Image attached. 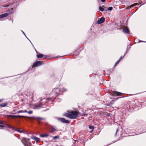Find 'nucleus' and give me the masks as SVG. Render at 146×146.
Masks as SVG:
<instances>
[{"mask_svg":"<svg viewBox=\"0 0 146 146\" xmlns=\"http://www.w3.org/2000/svg\"><path fill=\"white\" fill-rule=\"evenodd\" d=\"M48 101L53 102L54 100L51 98H48L47 99H42L40 100V102L36 104L35 105V107L37 109L39 108H42L44 105L48 102Z\"/></svg>","mask_w":146,"mask_h":146,"instance_id":"f257e3e1","label":"nucleus"},{"mask_svg":"<svg viewBox=\"0 0 146 146\" xmlns=\"http://www.w3.org/2000/svg\"><path fill=\"white\" fill-rule=\"evenodd\" d=\"M64 90H62L59 88H56L53 89L52 91V94H54V96L52 98L54 100L55 99L56 97L59 95L61 94L63 92L66 91V90L63 89Z\"/></svg>","mask_w":146,"mask_h":146,"instance_id":"f03ea898","label":"nucleus"},{"mask_svg":"<svg viewBox=\"0 0 146 146\" xmlns=\"http://www.w3.org/2000/svg\"><path fill=\"white\" fill-rule=\"evenodd\" d=\"M78 113L77 111H72L71 113H67L65 114V115L71 119H76L77 117Z\"/></svg>","mask_w":146,"mask_h":146,"instance_id":"7ed1b4c3","label":"nucleus"},{"mask_svg":"<svg viewBox=\"0 0 146 146\" xmlns=\"http://www.w3.org/2000/svg\"><path fill=\"white\" fill-rule=\"evenodd\" d=\"M9 117H12V118H20L21 117H24L25 118H27V119H31L33 118V117H29L26 116H21V115H9Z\"/></svg>","mask_w":146,"mask_h":146,"instance_id":"20e7f679","label":"nucleus"},{"mask_svg":"<svg viewBox=\"0 0 146 146\" xmlns=\"http://www.w3.org/2000/svg\"><path fill=\"white\" fill-rule=\"evenodd\" d=\"M29 139H27V138L23 137L22 138L21 140V142L24 145H25L26 144H27L29 142Z\"/></svg>","mask_w":146,"mask_h":146,"instance_id":"39448f33","label":"nucleus"},{"mask_svg":"<svg viewBox=\"0 0 146 146\" xmlns=\"http://www.w3.org/2000/svg\"><path fill=\"white\" fill-rule=\"evenodd\" d=\"M105 21V19L104 17H101L100 19L97 21L98 24H101L104 23Z\"/></svg>","mask_w":146,"mask_h":146,"instance_id":"423d86ee","label":"nucleus"},{"mask_svg":"<svg viewBox=\"0 0 146 146\" xmlns=\"http://www.w3.org/2000/svg\"><path fill=\"white\" fill-rule=\"evenodd\" d=\"M121 94V93L115 91H113L111 93L112 95L114 96H120Z\"/></svg>","mask_w":146,"mask_h":146,"instance_id":"0eeeda50","label":"nucleus"},{"mask_svg":"<svg viewBox=\"0 0 146 146\" xmlns=\"http://www.w3.org/2000/svg\"><path fill=\"white\" fill-rule=\"evenodd\" d=\"M59 120H60L61 122L63 123H69V122L68 120H66L64 118H59L58 119Z\"/></svg>","mask_w":146,"mask_h":146,"instance_id":"6e6552de","label":"nucleus"},{"mask_svg":"<svg viewBox=\"0 0 146 146\" xmlns=\"http://www.w3.org/2000/svg\"><path fill=\"white\" fill-rule=\"evenodd\" d=\"M18 4V3L17 1H15L11 5V7L15 8L17 6Z\"/></svg>","mask_w":146,"mask_h":146,"instance_id":"1a4fd4ad","label":"nucleus"},{"mask_svg":"<svg viewBox=\"0 0 146 146\" xmlns=\"http://www.w3.org/2000/svg\"><path fill=\"white\" fill-rule=\"evenodd\" d=\"M50 132L52 133H53L55 131H57L55 127L54 126H52L50 128Z\"/></svg>","mask_w":146,"mask_h":146,"instance_id":"9d476101","label":"nucleus"},{"mask_svg":"<svg viewBox=\"0 0 146 146\" xmlns=\"http://www.w3.org/2000/svg\"><path fill=\"white\" fill-rule=\"evenodd\" d=\"M42 64V62L41 61H38L35 62L34 64L35 66H38L41 65Z\"/></svg>","mask_w":146,"mask_h":146,"instance_id":"9b49d317","label":"nucleus"},{"mask_svg":"<svg viewBox=\"0 0 146 146\" xmlns=\"http://www.w3.org/2000/svg\"><path fill=\"white\" fill-rule=\"evenodd\" d=\"M13 130H15V131H17L18 132L20 133H26V132H25L26 131L24 130H23V131L20 130H19V129L18 128H14V129L13 128Z\"/></svg>","mask_w":146,"mask_h":146,"instance_id":"f8f14e48","label":"nucleus"},{"mask_svg":"<svg viewBox=\"0 0 146 146\" xmlns=\"http://www.w3.org/2000/svg\"><path fill=\"white\" fill-rule=\"evenodd\" d=\"M9 15V14L7 13L3 14L0 15V18L7 17Z\"/></svg>","mask_w":146,"mask_h":146,"instance_id":"ddd939ff","label":"nucleus"},{"mask_svg":"<svg viewBox=\"0 0 146 146\" xmlns=\"http://www.w3.org/2000/svg\"><path fill=\"white\" fill-rule=\"evenodd\" d=\"M31 138L33 139L36 142H38L40 140V139L39 138L35 136H32L31 137Z\"/></svg>","mask_w":146,"mask_h":146,"instance_id":"4468645a","label":"nucleus"},{"mask_svg":"<svg viewBox=\"0 0 146 146\" xmlns=\"http://www.w3.org/2000/svg\"><path fill=\"white\" fill-rule=\"evenodd\" d=\"M123 32L125 33H129V31L128 29L125 28L123 29Z\"/></svg>","mask_w":146,"mask_h":146,"instance_id":"2eb2a0df","label":"nucleus"},{"mask_svg":"<svg viewBox=\"0 0 146 146\" xmlns=\"http://www.w3.org/2000/svg\"><path fill=\"white\" fill-rule=\"evenodd\" d=\"M49 135L47 134H40V136L42 137H46L49 136Z\"/></svg>","mask_w":146,"mask_h":146,"instance_id":"dca6fc26","label":"nucleus"},{"mask_svg":"<svg viewBox=\"0 0 146 146\" xmlns=\"http://www.w3.org/2000/svg\"><path fill=\"white\" fill-rule=\"evenodd\" d=\"M7 105V103H3L0 104V106L1 107H3L6 106Z\"/></svg>","mask_w":146,"mask_h":146,"instance_id":"f3484780","label":"nucleus"},{"mask_svg":"<svg viewBox=\"0 0 146 146\" xmlns=\"http://www.w3.org/2000/svg\"><path fill=\"white\" fill-rule=\"evenodd\" d=\"M6 126L7 128H9V129H11L13 130V128L14 129V128H15V127L11 126L8 124H7Z\"/></svg>","mask_w":146,"mask_h":146,"instance_id":"a211bd4d","label":"nucleus"},{"mask_svg":"<svg viewBox=\"0 0 146 146\" xmlns=\"http://www.w3.org/2000/svg\"><path fill=\"white\" fill-rule=\"evenodd\" d=\"M43 57V55L42 54H39L37 55V57L38 58H41Z\"/></svg>","mask_w":146,"mask_h":146,"instance_id":"6ab92c4d","label":"nucleus"},{"mask_svg":"<svg viewBox=\"0 0 146 146\" xmlns=\"http://www.w3.org/2000/svg\"><path fill=\"white\" fill-rule=\"evenodd\" d=\"M99 10L102 12L104 11V9L103 8V7L101 6H100L99 7Z\"/></svg>","mask_w":146,"mask_h":146,"instance_id":"aec40b11","label":"nucleus"},{"mask_svg":"<svg viewBox=\"0 0 146 146\" xmlns=\"http://www.w3.org/2000/svg\"><path fill=\"white\" fill-rule=\"evenodd\" d=\"M25 146H31V143L30 142H29L26 145H24Z\"/></svg>","mask_w":146,"mask_h":146,"instance_id":"412c9836","label":"nucleus"},{"mask_svg":"<svg viewBox=\"0 0 146 146\" xmlns=\"http://www.w3.org/2000/svg\"><path fill=\"white\" fill-rule=\"evenodd\" d=\"M59 138V136L58 135H57L55 136H54L53 138V139L54 140L56 139Z\"/></svg>","mask_w":146,"mask_h":146,"instance_id":"4be33fe9","label":"nucleus"},{"mask_svg":"<svg viewBox=\"0 0 146 146\" xmlns=\"http://www.w3.org/2000/svg\"><path fill=\"white\" fill-rule=\"evenodd\" d=\"M120 60H119V59L118 60H117V61L115 63L114 66H116L118 64V63L120 62Z\"/></svg>","mask_w":146,"mask_h":146,"instance_id":"5701e85b","label":"nucleus"},{"mask_svg":"<svg viewBox=\"0 0 146 146\" xmlns=\"http://www.w3.org/2000/svg\"><path fill=\"white\" fill-rule=\"evenodd\" d=\"M139 5L137 3H135V4H133L132 5H130V7H131L133 6H136L137 5Z\"/></svg>","mask_w":146,"mask_h":146,"instance_id":"b1692460","label":"nucleus"},{"mask_svg":"<svg viewBox=\"0 0 146 146\" xmlns=\"http://www.w3.org/2000/svg\"><path fill=\"white\" fill-rule=\"evenodd\" d=\"M9 6V5L7 4V5H2L1 6H2L3 7H8Z\"/></svg>","mask_w":146,"mask_h":146,"instance_id":"393cba45","label":"nucleus"},{"mask_svg":"<svg viewBox=\"0 0 146 146\" xmlns=\"http://www.w3.org/2000/svg\"><path fill=\"white\" fill-rule=\"evenodd\" d=\"M112 9L113 8L112 7H110L108 8V9L109 11H111Z\"/></svg>","mask_w":146,"mask_h":146,"instance_id":"a878e982","label":"nucleus"},{"mask_svg":"<svg viewBox=\"0 0 146 146\" xmlns=\"http://www.w3.org/2000/svg\"><path fill=\"white\" fill-rule=\"evenodd\" d=\"M29 114H31L32 113L33 111H29L27 112Z\"/></svg>","mask_w":146,"mask_h":146,"instance_id":"bb28decb","label":"nucleus"},{"mask_svg":"<svg viewBox=\"0 0 146 146\" xmlns=\"http://www.w3.org/2000/svg\"><path fill=\"white\" fill-rule=\"evenodd\" d=\"M89 128L90 129H92V130H94V127L92 126H89Z\"/></svg>","mask_w":146,"mask_h":146,"instance_id":"cd10ccee","label":"nucleus"},{"mask_svg":"<svg viewBox=\"0 0 146 146\" xmlns=\"http://www.w3.org/2000/svg\"><path fill=\"white\" fill-rule=\"evenodd\" d=\"M126 53H125L124 55L123 56V57L122 56H121L120 57V58L119 59V60H120L121 61V59H122L124 56L125 55Z\"/></svg>","mask_w":146,"mask_h":146,"instance_id":"c85d7f7f","label":"nucleus"},{"mask_svg":"<svg viewBox=\"0 0 146 146\" xmlns=\"http://www.w3.org/2000/svg\"><path fill=\"white\" fill-rule=\"evenodd\" d=\"M29 96L30 97V98L32 99L33 100H34V99L33 98L34 97L32 95L30 96Z\"/></svg>","mask_w":146,"mask_h":146,"instance_id":"c756f323","label":"nucleus"},{"mask_svg":"<svg viewBox=\"0 0 146 146\" xmlns=\"http://www.w3.org/2000/svg\"><path fill=\"white\" fill-rule=\"evenodd\" d=\"M23 110H19L18 111V113H23Z\"/></svg>","mask_w":146,"mask_h":146,"instance_id":"7c9ffc66","label":"nucleus"},{"mask_svg":"<svg viewBox=\"0 0 146 146\" xmlns=\"http://www.w3.org/2000/svg\"><path fill=\"white\" fill-rule=\"evenodd\" d=\"M3 124V122L1 121L0 120V124Z\"/></svg>","mask_w":146,"mask_h":146,"instance_id":"2f4dec72","label":"nucleus"},{"mask_svg":"<svg viewBox=\"0 0 146 146\" xmlns=\"http://www.w3.org/2000/svg\"><path fill=\"white\" fill-rule=\"evenodd\" d=\"M37 118L38 119H42L40 117H37Z\"/></svg>","mask_w":146,"mask_h":146,"instance_id":"473e14b6","label":"nucleus"},{"mask_svg":"<svg viewBox=\"0 0 146 146\" xmlns=\"http://www.w3.org/2000/svg\"><path fill=\"white\" fill-rule=\"evenodd\" d=\"M23 113H25V112H27V111L26 110H23Z\"/></svg>","mask_w":146,"mask_h":146,"instance_id":"72a5a7b5","label":"nucleus"},{"mask_svg":"<svg viewBox=\"0 0 146 146\" xmlns=\"http://www.w3.org/2000/svg\"><path fill=\"white\" fill-rule=\"evenodd\" d=\"M106 115L107 116H110V114L108 113H107Z\"/></svg>","mask_w":146,"mask_h":146,"instance_id":"f704fd0d","label":"nucleus"},{"mask_svg":"<svg viewBox=\"0 0 146 146\" xmlns=\"http://www.w3.org/2000/svg\"><path fill=\"white\" fill-rule=\"evenodd\" d=\"M0 127H5V126L3 125H0Z\"/></svg>","mask_w":146,"mask_h":146,"instance_id":"c9c22d12","label":"nucleus"},{"mask_svg":"<svg viewBox=\"0 0 146 146\" xmlns=\"http://www.w3.org/2000/svg\"><path fill=\"white\" fill-rule=\"evenodd\" d=\"M43 57L44 58H46L47 57V56L46 55H44V56H43Z\"/></svg>","mask_w":146,"mask_h":146,"instance_id":"e433bc0d","label":"nucleus"},{"mask_svg":"<svg viewBox=\"0 0 146 146\" xmlns=\"http://www.w3.org/2000/svg\"><path fill=\"white\" fill-rule=\"evenodd\" d=\"M22 32H23V33L25 35V36L26 37V36L25 35V33L23 32V31H21Z\"/></svg>","mask_w":146,"mask_h":146,"instance_id":"4c0bfd02","label":"nucleus"},{"mask_svg":"<svg viewBox=\"0 0 146 146\" xmlns=\"http://www.w3.org/2000/svg\"><path fill=\"white\" fill-rule=\"evenodd\" d=\"M3 101V100L2 99H0V103L1 102Z\"/></svg>","mask_w":146,"mask_h":146,"instance_id":"58836bf2","label":"nucleus"},{"mask_svg":"<svg viewBox=\"0 0 146 146\" xmlns=\"http://www.w3.org/2000/svg\"><path fill=\"white\" fill-rule=\"evenodd\" d=\"M144 42L141 41V40H139V42Z\"/></svg>","mask_w":146,"mask_h":146,"instance_id":"ea45409f","label":"nucleus"},{"mask_svg":"<svg viewBox=\"0 0 146 146\" xmlns=\"http://www.w3.org/2000/svg\"><path fill=\"white\" fill-rule=\"evenodd\" d=\"M93 130H92L91 131H90V133H92L93 131Z\"/></svg>","mask_w":146,"mask_h":146,"instance_id":"a19ab883","label":"nucleus"},{"mask_svg":"<svg viewBox=\"0 0 146 146\" xmlns=\"http://www.w3.org/2000/svg\"><path fill=\"white\" fill-rule=\"evenodd\" d=\"M106 1H101L103 2H105Z\"/></svg>","mask_w":146,"mask_h":146,"instance_id":"79ce46f5","label":"nucleus"},{"mask_svg":"<svg viewBox=\"0 0 146 146\" xmlns=\"http://www.w3.org/2000/svg\"><path fill=\"white\" fill-rule=\"evenodd\" d=\"M28 94H29V93H27V94H26V95H28Z\"/></svg>","mask_w":146,"mask_h":146,"instance_id":"37998d69","label":"nucleus"},{"mask_svg":"<svg viewBox=\"0 0 146 146\" xmlns=\"http://www.w3.org/2000/svg\"><path fill=\"white\" fill-rule=\"evenodd\" d=\"M143 4H142L140 6H139V7H140Z\"/></svg>","mask_w":146,"mask_h":146,"instance_id":"c03bdc74","label":"nucleus"},{"mask_svg":"<svg viewBox=\"0 0 146 146\" xmlns=\"http://www.w3.org/2000/svg\"><path fill=\"white\" fill-rule=\"evenodd\" d=\"M13 22V20H12V22Z\"/></svg>","mask_w":146,"mask_h":146,"instance_id":"a18cd8bd","label":"nucleus"},{"mask_svg":"<svg viewBox=\"0 0 146 146\" xmlns=\"http://www.w3.org/2000/svg\"><path fill=\"white\" fill-rule=\"evenodd\" d=\"M118 130L117 129V131H118Z\"/></svg>","mask_w":146,"mask_h":146,"instance_id":"49530a36","label":"nucleus"}]
</instances>
